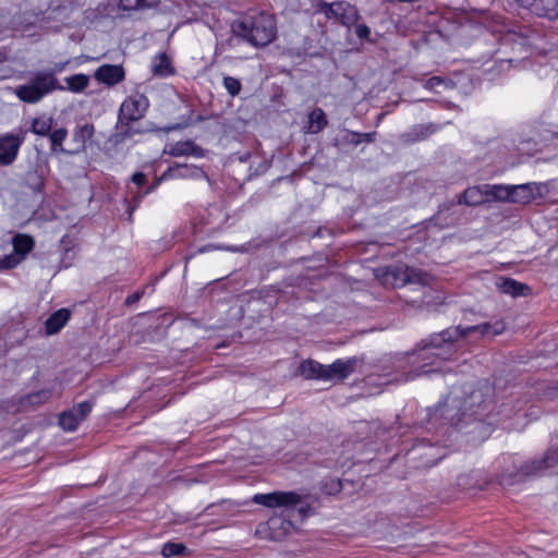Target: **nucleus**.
<instances>
[{
    "label": "nucleus",
    "instance_id": "obj_1",
    "mask_svg": "<svg viewBox=\"0 0 558 558\" xmlns=\"http://www.w3.org/2000/svg\"><path fill=\"white\" fill-rule=\"evenodd\" d=\"M506 330V324L502 320L494 323H483L474 326L449 327L440 332H435L422 339L416 343L410 356L416 355L421 361H427L432 357L447 361L452 359L459 350L458 341L464 339L471 333L478 332L481 336H497Z\"/></svg>",
    "mask_w": 558,
    "mask_h": 558
},
{
    "label": "nucleus",
    "instance_id": "obj_2",
    "mask_svg": "<svg viewBox=\"0 0 558 558\" xmlns=\"http://www.w3.org/2000/svg\"><path fill=\"white\" fill-rule=\"evenodd\" d=\"M457 400L446 398L444 403H439L435 409L430 418L438 417L445 421L444 426L448 425L444 432L446 434L449 428H453L465 437L466 442L478 445L487 439L493 432V421L490 415H478L474 412H454Z\"/></svg>",
    "mask_w": 558,
    "mask_h": 558
},
{
    "label": "nucleus",
    "instance_id": "obj_3",
    "mask_svg": "<svg viewBox=\"0 0 558 558\" xmlns=\"http://www.w3.org/2000/svg\"><path fill=\"white\" fill-rule=\"evenodd\" d=\"M232 36L227 45L232 47L234 38L248 43L255 48H263L276 39L275 17L264 12L248 14L231 24Z\"/></svg>",
    "mask_w": 558,
    "mask_h": 558
},
{
    "label": "nucleus",
    "instance_id": "obj_4",
    "mask_svg": "<svg viewBox=\"0 0 558 558\" xmlns=\"http://www.w3.org/2000/svg\"><path fill=\"white\" fill-rule=\"evenodd\" d=\"M69 63V60L56 62L52 68L34 73L27 84L14 88V94L23 102L37 104L48 94L54 90H63L64 87L59 84L56 74L64 71Z\"/></svg>",
    "mask_w": 558,
    "mask_h": 558
},
{
    "label": "nucleus",
    "instance_id": "obj_5",
    "mask_svg": "<svg viewBox=\"0 0 558 558\" xmlns=\"http://www.w3.org/2000/svg\"><path fill=\"white\" fill-rule=\"evenodd\" d=\"M363 359L352 356L347 360L338 359L330 365H324L315 360H303L298 374L310 380H340L343 381L351 376L359 365L363 364Z\"/></svg>",
    "mask_w": 558,
    "mask_h": 558
},
{
    "label": "nucleus",
    "instance_id": "obj_6",
    "mask_svg": "<svg viewBox=\"0 0 558 558\" xmlns=\"http://www.w3.org/2000/svg\"><path fill=\"white\" fill-rule=\"evenodd\" d=\"M178 129L179 124L166 128H157L153 122H147L145 125H138L136 122H128L124 124L120 123L118 119L114 125V132L111 133L104 143V153L107 157L113 158L119 153L120 145L126 141L133 140L137 135L158 131L169 133Z\"/></svg>",
    "mask_w": 558,
    "mask_h": 558
},
{
    "label": "nucleus",
    "instance_id": "obj_7",
    "mask_svg": "<svg viewBox=\"0 0 558 558\" xmlns=\"http://www.w3.org/2000/svg\"><path fill=\"white\" fill-rule=\"evenodd\" d=\"M494 391V386L487 379H482L476 381L474 388L464 398L452 395L447 398L457 400L454 412H474V414L492 416Z\"/></svg>",
    "mask_w": 558,
    "mask_h": 558
},
{
    "label": "nucleus",
    "instance_id": "obj_8",
    "mask_svg": "<svg viewBox=\"0 0 558 558\" xmlns=\"http://www.w3.org/2000/svg\"><path fill=\"white\" fill-rule=\"evenodd\" d=\"M449 446V439L436 438L435 441L423 439L409 451V457L416 462L414 465L416 469L433 468L446 457V448Z\"/></svg>",
    "mask_w": 558,
    "mask_h": 558
},
{
    "label": "nucleus",
    "instance_id": "obj_9",
    "mask_svg": "<svg viewBox=\"0 0 558 558\" xmlns=\"http://www.w3.org/2000/svg\"><path fill=\"white\" fill-rule=\"evenodd\" d=\"M558 465V447L549 448L543 458L533 459L522 464L513 475H509V480L502 478L501 483L513 484L524 481L532 476H539L545 470L553 469Z\"/></svg>",
    "mask_w": 558,
    "mask_h": 558
},
{
    "label": "nucleus",
    "instance_id": "obj_10",
    "mask_svg": "<svg viewBox=\"0 0 558 558\" xmlns=\"http://www.w3.org/2000/svg\"><path fill=\"white\" fill-rule=\"evenodd\" d=\"M315 8L317 12L323 13L326 19L336 20L339 24L349 29L361 20L356 7L345 1L328 3L325 0H318Z\"/></svg>",
    "mask_w": 558,
    "mask_h": 558
},
{
    "label": "nucleus",
    "instance_id": "obj_11",
    "mask_svg": "<svg viewBox=\"0 0 558 558\" xmlns=\"http://www.w3.org/2000/svg\"><path fill=\"white\" fill-rule=\"evenodd\" d=\"M73 7L69 0H54L50 1L48 8L45 11L36 13L37 21L46 24L52 23L48 26L49 29L59 32L63 23L70 19Z\"/></svg>",
    "mask_w": 558,
    "mask_h": 558
},
{
    "label": "nucleus",
    "instance_id": "obj_12",
    "mask_svg": "<svg viewBox=\"0 0 558 558\" xmlns=\"http://www.w3.org/2000/svg\"><path fill=\"white\" fill-rule=\"evenodd\" d=\"M149 107L148 98L144 94L126 97L120 106L118 118L120 123L138 122L144 118Z\"/></svg>",
    "mask_w": 558,
    "mask_h": 558
},
{
    "label": "nucleus",
    "instance_id": "obj_13",
    "mask_svg": "<svg viewBox=\"0 0 558 558\" xmlns=\"http://www.w3.org/2000/svg\"><path fill=\"white\" fill-rule=\"evenodd\" d=\"M28 130L19 128L16 133H7L0 136V163L9 166L17 157L20 147L26 138Z\"/></svg>",
    "mask_w": 558,
    "mask_h": 558
},
{
    "label": "nucleus",
    "instance_id": "obj_14",
    "mask_svg": "<svg viewBox=\"0 0 558 558\" xmlns=\"http://www.w3.org/2000/svg\"><path fill=\"white\" fill-rule=\"evenodd\" d=\"M486 203L484 190L482 185L470 186L465 189L457 198V201L445 202L439 205L437 214L432 218L438 220L444 211H448L454 205L480 206Z\"/></svg>",
    "mask_w": 558,
    "mask_h": 558
},
{
    "label": "nucleus",
    "instance_id": "obj_15",
    "mask_svg": "<svg viewBox=\"0 0 558 558\" xmlns=\"http://www.w3.org/2000/svg\"><path fill=\"white\" fill-rule=\"evenodd\" d=\"M252 501L268 508L292 507L302 501V496L294 492H274L269 494H256Z\"/></svg>",
    "mask_w": 558,
    "mask_h": 558
},
{
    "label": "nucleus",
    "instance_id": "obj_16",
    "mask_svg": "<svg viewBox=\"0 0 558 558\" xmlns=\"http://www.w3.org/2000/svg\"><path fill=\"white\" fill-rule=\"evenodd\" d=\"M94 78L108 87L125 80V70L121 64H102L94 73Z\"/></svg>",
    "mask_w": 558,
    "mask_h": 558
},
{
    "label": "nucleus",
    "instance_id": "obj_17",
    "mask_svg": "<svg viewBox=\"0 0 558 558\" xmlns=\"http://www.w3.org/2000/svg\"><path fill=\"white\" fill-rule=\"evenodd\" d=\"M95 128L93 123H85L76 126L73 132L72 143L66 155H78L86 150V143L94 136Z\"/></svg>",
    "mask_w": 558,
    "mask_h": 558
},
{
    "label": "nucleus",
    "instance_id": "obj_18",
    "mask_svg": "<svg viewBox=\"0 0 558 558\" xmlns=\"http://www.w3.org/2000/svg\"><path fill=\"white\" fill-rule=\"evenodd\" d=\"M206 177L207 174L203 168L186 163H175L163 172V178L169 179H201Z\"/></svg>",
    "mask_w": 558,
    "mask_h": 558
},
{
    "label": "nucleus",
    "instance_id": "obj_19",
    "mask_svg": "<svg viewBox=\"0 0 558 558\" xmlns=\"http://www.w3.org/2000/svg\"><path fill=\"white\" fill-rule=\"evenodd\" d=\"M409 266L391 265L386 267L383 280L385 284H391L393 288H401L409 283Z\"/></svg>",
    "mask_w": 558,
    "mask_h": 558
},
{
    "label": "nucleus",
    "instance_id": "obj_20",
    "mask_svg": "<svg viewBox=\"0 0 558 558\" xmlns=\"http://www.w3.org/2000/svg\"><path fill=\"white\" fill-rule=\"evenodd\" d=\"M536 186L533 183L508 185L509 196L507 202L529 204L535 198Z\"/></svg>",
    "mask_w": 558,
    "mask_h": 558
},
{
    "label": "nucleus",
    "instance_id": "obj_21",
    "mask_svg": "<svg viewBox=\"0 0 558 558\" xmlns=\"http://www.w3.org/2000/svg\"><path fill=\"white\" fill-rule=\"evenodd\" d=\"M497 287L502 293L510 294L513 298L531 294V288L527 284L511 278H499Z\"/></svg>",
    "mask_w": 558,
    "mask_h": 558
},
{
    "label": "nucleus",
    "instance_id": "obj_22",
    "mask_svg": "<svg viewBox=\"0 0 558 558\" xmlns=\"http://www.w3.org/2000/svg\"><path fill=\"white\" fill-rule=\"evenodd\" d=\"M70 318L71 312L68 308H60L56 311L47 318L45 323L46 333H58L66 325Z\"/></svg>",
    "mask_w": 558,
    "mask_h": 558
},
{
    "label": "nucleus",
    "instance_id": "obj_23",
    "mask_svg": "<svg viewBox=\"0 0 558 558\" xmlns=\"http://www.w3.org/2000/svg\"><path fill=\"white\" fill-rule=\"evenodd\" d=\"M169 155L174 157L190 155L195 157H203L204 149L201 146L193 143L192 141L177 142L170 147Z\"/></svg>",
    "mask_w": 558,
    "mask_h": 558
},
{
    "label": "nucleus",
    "instance_id": "obj_24",
    "mask_svg": "<svg viewBox=\"0 0 558 558\" xmlns=\"http://www.w3.org/2000/svg\"><path fill=\"white\" fill-rule=\"evenodd\" d=\"M151 72L155 76L166 77L174 74V68L166 52L158 53L151 63Z\"/></svg>",
    "mask_w": 558,
    "mask_h": 558
},
{
    "label": "nucleus",
    "instance_id": "obj_25",
    "mask_svg": "<svg viewBox=\"0 0 558 558\" xmlns=\"http://www.w3.org/2000/svg\"><path fill=\"white\" fill-rule=\"evenodd\" d=\"M328 124L327 116L322 108L316 107L308 114V122L306 125L307 133L317 134L323 131Z\"/></svg>",
    "mask_w": 558,
    "mask_h": 558
},
{
    "label": "nucleus",
    "instance_id": "obj_26",
    "mask_svg": "<svg viewBox=\"0 0 558 558\" xmlns=\"http://www.w3.org/2000/svg\"><path fill=\"white\" fill-rule=\"evenodd\" d=\"M13 252L16 253L22 259L32 252L35 246L33 236L24 233H17L12 238Z\"/></svg>",
    "mask_w": 558,
    "mask_h": 558
},
{
    "label": "nucleus",
    "instance_id": "obj_27",
    "mask_svg": "<svg viewBox=\"0 0 558 558\" xmlns=\"http://www.w3.org/2000/svg\"><path fill=\"white\" fill-rule=\"evenodd\" d=\"M486 202H507L509 196L508 185L482 184Z\"/></svg>",
    "mask_w": 558,
    "mask_h": 558
},
{
    "label": "nucleus",
    "instance_id": "obj_28",
    "mask_svg": "<svg viewBox=\"0 0 558 558\" xmlns=\"http://www.w3.org/2000/svg\"><path fill=\"white\" fill-rule=\"evenodd\" d=\"M533 13L549 20L558 19V0H537Z\"/></svg>",
    "mask_w": 558,
    "mask_h": 558
},
{
    "label": "nucleus",
    "instance_id": "obj_29",
    "mask_svg": "<svg viewBox=\"0 0 558 558\" xmlns=\"http://www.w3.org/2000/svg\"><path fill=\"white\" fill-rule=\"evenodd\" d=\"M50 140V151L52 154H65L69 148L63 147V142L68 136V130L65 128H60L56 130H51L48 135Z\"/></svg>",
    "mask_w": 558,
    "mask_h": 558
},
{
    "label": "nucleus",
    "instance_id": "obj_30",
    "mask_svg": "<svg viewBox=\"0 0 558 558\" xmlns=\"http://www.w3.org/2000/svg\"><path fill=\"white\" fill-rule=\"evenodd\" d=\"M53 119L45 116L32 120L29 131L38 136H48L52 130Z\"/></svg>",
    "mask_w": 558,
    "mask_h": 558
},
{
    "label": "nucleus",
    "instance_id": "obj_31",
    "mask_svg": "<svg viewBox=\"0 0 558 558\" xmlns=\"http://www.w3.org/2000/svg\"><path fill=\"white\" fill-rule=\"evenodd\" d=\"M68 88L73 93H82L89 85V77L85 74H74L65 78Z\"/></svg>",
    "mask_w": 558,
    "mask_h": 558
},
{
    "label": "nucleus",
    "instance_id": "obj_32",
    "mask_svg": "<svg viewBox=\"0 0 558 558\" xmlns=\"http://www.w3.org/2000/svg\"><path fill=\"white\" fill-rule=\"evenodd\" d=\"M81 421L77 418V414L75 411H64L59 415V425L64 430H75Z\"/></svg>",
    "mask_w": 558,
    "mask_h": 558
},
{
    "label": "nucleus",
    "instance_id": "obj_33",
    "mask_svg": "<svg viewBox=\"0 0 558 558\" xmlns=\"http://www.w3.org/2000/svg\"><path fill=\"white\" fill-rule=\"evenodd\" d=\"M25 181L27 186L35 193H41L45 189V179L37 170L28 171Z\"/></svg>",
    "mask_w": 558,
    "mask_h": 558
},
{
    "label": "nucleus",
    "instance_id": "obj_34",
    "mask_svg": "<svg viewBox=\"0 0 558 558\" xmlns=\"http://www.w3.org/2000/svg\"><path fill=\"white\" fill-rule=\"evenodd\" d=\"M51 397V391L41 389L32 393L26 395L22 399V404L39 405L45 403Z\"/></svg>",
    "mask_w": 558,
    "mask_h": 558
},
{
    "label": "nucleus",
    "instance_id": "obj_35",
    "mask_svg": "<svg viewBox=\"0 0 558 558\" xmlns=\"http://www.w3.org/2000/svg\"><path fill=\"white\" fill-rule=\"evenodd\" d=\"M189 551V548L184 544L172 542L166 543L161 549L162 556L167 558L173 556H185Z\"/></svg>",
    "mask_w": 558,
    "mask_h": 558
},
{
    "label": "nucleus",
    "instance_id": "obj_36",
    "mask_svg": "<svg viewBox=\"0 0 558 558\" xmlns=\"http://www.w3.org/2000/svg\"><path fill=\"white\" fill-rule=\"evenodd\" d=\"M343 482L339 478L326 477L320 483V489L326 495H337L341 492Z\"/></svg>",
    "mask_w": 558,
    "mask_h": 558
},
{
    "label": "nucleus",
    "instance_id": "obj_37",
    "mask_svg": "<svg viewBox=\"0 0 558 558\" xmlns=\"http://www.w3.org/2000/svg\"><path fill=\"white\" fill-rule=\"evenodd\" d=\"M222 83L230 96L235 97L241 93L242 84L240 80L233 76H225Z\"/></svg>",
    "mask_w": 558,
    "mask_h": 558
},
{
    "label": "nucleus",
    "instance_id": "obj_38",
    "mask_svg": "<svg viewBox=\"0 0 558 558\" xmlns=\"http://www.w3.org/2000/svg\"><path fill=\"white\" fill-rule=\"evenodd\" d=\"M338 141L342 145L357 146L361 144V135H360V132L345 129V130H343V132Z\"/></svg>",
    "mask_w": 558,
    "mask_h": 558
},
{
    "label": "nucleus",
    "instance_id": "obj_39",
    "mask_svg": "<svg viewBox=\"0 0 558 558\" xmlns=\"http://www.w3.org/2000/svg\"><path fill=\"white\" fill-rule=\"evenodd\" d=\"M22 257L19 256L16 253L12 252L9 255L3 256L0 258V269L7 270V269H13L15 268L21 262Z\"/></svg>",
    "mask_w": 558,
    "mask_h": 558
},
{
    "label": "nucleus",
    "instance_id": "obj_40",
    "mask_svg": "<svg viewBox=\"0 0 558 558\" xmlns=\"http://www.w3.org/2000/svg\"><path fill=\"white\" fill-rule=\"evenodd\" d=\"M93 407H94V402L86 400V401H83V402L78 403L77 405L73 407L71 409V411H75L77 414V418L82 422L89 415V413L93 410Z\"/></svg>",
    "mask_w": 558,
    "mask_h": 558
},
{
    "label": "nucleus",
    "instance_id": "obj_41",
    "mask_svg": "<svg viewBox=\"0 0 558 558\" xmlns=\"http://www.w3.org/2000/svg\"><path fill=\"white\" fill-rule=\"evenodd\" d=\"M435 131V126L433 124L428 125H416L412 129L411 135L414 136V140H424L429 134H432Z\"/></svg>",
    "mask_w": 558,
    "mask_h": 558
},
{
    "label": "nucleus",
    "instance_id": "obj_42",
    "mask_svg": "<svg viewBox=\"0 0 558 558\" xmlns=\"http://www.w3.org/2000/svg\"><path fill=\"white\" fill-rule=\"evenodd\" d=\"M408 275L410 277L409 283H422V284L427 283L428 275L426 272H423L420 269L409 267Z\"/></svg>",
    "mask_w": 558,
    "mask_h": 558
},
{
    "label": "nucleus",
    "instance_id": "obj_43",
    "mask_svg": "<svg viewBox=\"0 0 558 558\" xmlns=\"http://www.w3.org/2000/svg\"><path fill=\"white\" fill-rule=\"evenodd\" d=\"M353 26H355V34L360 39L371 40V28L366 24H360L357 22Z\"/></svg>",
    "mask_w": 558,
    "mask_h": 558
},
{
    "label": "nucleus",
    "instance_id": "obj_44",
    "mask_svg": "<svg viewBox=\"0 0 558 558\" xmlns=\"http://www.w3.org/2000/svg\"><path fill=\"white\" fill-rule=\"evenodd\" d=\"M119 8L123 11L141 10L140 0H119Z\"/></svg>",
    "mask_w": 558,
    "mask_h": 558
},
{
    "label": "nucleus",
    "instance_id": "obj_45",
    "mask_svg": "<svg viewBox=\"0 0 558 558\" xmlns=\"http://www.w3.org/2000/svg\"><path fill=\"white\" fill-rule=\"evenodd\" d=\"M165 180H169V178H163V173L159 177V178H156L150 184L149 186L143 191L142 195H147L151 192H154L162 181Z\"/></svg>",
    "mask_w": 558,
    "mask_h": 558
},
{
    "label": "nucleus",
    "instance_id": "obj_46",
    "mask_svg": "<svg viewBox=\"0 0 558 558\" xmlns=\"http://www.w3.org/2000/svg\"><path fill=\"white\" fill-rule=\"evenodd\" d=\"M144 295V291H136L130 295L126 296L124 304L126 306H131L135 303H137Z\"/></svg>",
    "mask_w": 558,
    "mask_h": 558
},
{
    "label": "nucleus",
    "instance_id": "obj_47",
    "mask_svg": "<svg viewBox=\"0 0 558 558\" xmlns=\"http://www.w3.org/2000/svg\"><path fill=\"white\" fill-rule=\"evenodd\" d=\"M131 181L138 187L143 186L147 182V175L144 172L133 173Z\"/></svg>",
    "mask_w": 558,
    "mask_h": 558
},
{
    "label": "nucleus",
    "instance_id": "obj_48",
    "mask_svg": "<svg viewBox=\"0 0 558 558\" xmlns=\"http://www.w3.org/2000/svg\"><path fill=\"white\" fill-rule=\"evenodd\" d=\"M107 8H108V4H99L95 10H89V11H87V13H88V17H90V16H93V17H97L98 15H100V16H107V15H108V14L106 13Z\"/></svg>",
    "mask_w": 558,
    "mask_h": 558
},
{
    "label": "nucleus",
    "instance_id": "obj_49",
    "mask_svg": "<svg viewBox=\"0 0 558 558\" xmlns=\"http://www.w3.org/2000/svg\"><path fill=\"white\" fill-rule=\"evenodd\" d=\"M444 83V80L440 76H432L425 82V87L427 89H435L437 86Z\"/></svg>",
    "mask_w": 558,
    "mask_h": 558
},
{
    "label": "nucleus",
    "instance_id": "obj_50",
    "mask_svg": "<svg viewBox=\"0 0 558 558\" xmlns=\"http://www.w3.org/2000/svg\"><path fill=\"white\" fill-rule=\"evenodd\" d=\"M267 168H268V167H267V165H266L265 162H260V163L258 165V167H257L254 171H252V167H251V168H250V174H248V178L251 179L252 177H255V175H258V174H260V173L266 172Z\"/></svg>",
    "mask_w": 558,
    "mask_h": 558
},
{
    "label": "nucleus",
    "instance_id": "obj_51",
    "mask_svg": "<svg viewBox=\"0 0 558 558\" xmlns=\"http://www.w3.org/2000/svg\"><path fill=\"white\" fill-rule=\"evenodd\" d=\"M361 135V143H374L376 141L377 132H369V133H360Z\"/></svg>",
    "mask_w": 558,
    "mask_h": 558
},
{
    "label": "nucleus",
    "instance_id": "obj_52",
    "mask_svg": "<svg viewBox=\"0 0 558 558\" xmlns=\"http://www.w3.org/2000/svg\"><path fill=\"white\" fill-rule=\"evenodd\" d=\"M521 7L529 9L531 12L534 11V8L537 3V0H515Z\"/></svg>",
    "mask_w": 558,
    "mask_h": 558
},
{
    "label": "nucleus",
    "instance_id": "obj_53",
    "mask_svg": "<svg viewBox=\"0 0 558 558\" xmlns=\"http://www.w3.org/2000/svg\"><path fill=\"white\" fill-rule=\"evenodd\" d=\"M433 363H425L423 364L418 369L417 372L415 373V376H421V375H426V374H429V373H433L435 372V369L433 368H429L428 366L432 365Z\"/></svg>",
    "mask_w": 558,
    "mask_h": 558
},
{
    "label": "nucleus",
    "instance_id": "obj_54",
    "mask_svg": "<svg viewBox=\"0 0 558 558\" xmlns=\"http://www.w3.org/2000/svg\"><path fill=\"white\" fill-rule=\"evenodd\" d=\"M159 0H140L141 10L149 9L157 5Z\"/></svg>",
    "mask_w": 558,
    "mask_h": 558
},
{
    "label": "nucleus",
    "instance_id": "obj_55",
    "mask_svg": "<svg viewBox=\"0 0 558 558\" xmlns=\"http://www.w3.org/2000/svg\"><path fill=\"white\" fill-rule=\"evenodd\" d=\"M299 513L302 517V519L308 517L311 513H313L312 508L310 505L301 506L299 508Z\"/></svg>",
    "mask_w": 558,
    "mask_h": 558
},
{
    "label": "nucleus",
    "instance_id": "obj_56",
    "mask_svg": "<svg viewBox=\"0 0 558 558\" xmlns=\"http://www.w3.org/2000/svg\"><path fill=\"white\" fill-rule=\"evenodd\" d=\"M548 395H549L550 397H556V396H558V389H556V388L550 389V390H549V392H548Z\"/></svg>",
    "mask_w": 558,
    "mask_h": 558
},
{
    "label": "nucleus",
    "instance_id": "obj_57",
    "mask_svg": "<svg viewBox=\"0 0 558 558\" xmlns=\"http://www.w3.org/2000/svg\"><path fill=\"white\" fill-rule=\"evenodd\" d=\"M208 248H209V246H203V247L198 248L197 252L198 253H204V252L208 251Z\"/></svg>",
    "mask_w": 558,
    "mask_h": 558
},
{
    "label": "nucleus",
    "instance_id": "obj_58",
    "mask_svg": "<svg viewBox=\"0 0 558 558\" xmlns=\"http://www.w3.org/2000/svg\"><path fill=\"white\" fill-rule=\"evenodd\" d=\"M553 133L558 135V131L557 132L554 131Z\"/></svg>",
    "mask_w": 558,
    "mask_h": 558
}]
</instances>
